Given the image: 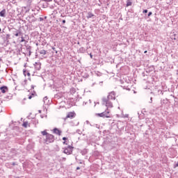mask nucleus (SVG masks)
Returning a JSON list of instances; mask_svg holds the SVG:
<instances>
[{"mask_svg": "<svg viewBox=\"0 0 178 178\" xmlns=\"http://www.w3.org/2000/svg\"><path fill=\"white\" fill-rule=\"evenodd\" d=\"M102 105H105L107 109L108 108H113V104H112V102L109 100V99H107L106 97H102Z\"/></svg>", "mask_w": 178, "mask_h": 178, "instance_id": "f257e3e1", "label": "nucleus"}, {"mask_svg": "<svg viewBox=\"0 0 178 178\" xmlns=\"http://www.w3.org/2000/svg\"><path fill=\"white\" fill-rule=\"evenodd\" d=\"M74 148V147H73V146L68 145L67 147L63 148L64 149L63 152L67 155H72V154L73 153Z\"/></svg>", "mask_w": 178, "mask_h": 178, "instance_id": "f03ea898", "label": "nucleus"}, {"mask_svg": "<svg viewBox=\"0 0 178 178\" xmlns=\"http://www.w3.org/2000/svg\"><path fill=\"white\" fill-rule=\"evenodd\" d=\"M55 141V136L51 134H49L47 136H46L45 142L47 144H50V143H54Z\"/></svg>", "mask_w": 178, "mask_h": 178, "instance_id": "7ed1b4c3", "label": "nucleus"}, {"mask_svg": "<svg viewBox=\"0 0 178 178\" xmlns=\"http://www.w3.org/2000/svg\"><path fill=\"white\" fill-rule=\"evenodd\" d=\"M9 31H11V33L15 35V37H19V35H22V31L20 30H17L15 28L9 29Z\"/></svg>", "mask_w": 178, "mask_h": 178, "instance_id": "20e7f679", "label": "nucleus"}, {"mask_svg": "<svg viewBox=\"0 0 178 178\" xmlns=\"http://www.w3.org/2000/svg\"><path fill=\"white\" fill-rule=\"evenodd\" d=\"M96 115L97 116H99V118H111V115H109V111H105L104 112H102L101 113H97Z\"/></svg>", "mask_w": 178, "mask_h": 178, "instance_id": "39448f33", "label": "nucleus"}, {"mask_svg": "<svg viewBox=\"0 0 178 178\" xmlns=\"http://www.w3.org/2000/svg\"><path fill=\"white\" fill-rule=\"evenodd\" d=\"M106 98L109 100L113 99V101H115L116 99V92H115V91L109 92L108 95Z\"/></svg>", "mask_w": 178, "mask_h": 178, "instance_id": "423d86ee", "label": "nucleus"}, {"mask_svg": "<svg viewBox=\"0 0 178 178\" xmlns=\"http://www.w3.org/2000/svg\"><path fill=\"white\" fill-rule=\"evenodd\" d=\"M73 118H76V113L74 112H70L66 116V119H73Z\"/></svg>", "mask_w": 178, "mask_h": 178, "instance_id": "0eeeda50", "label": "nucleus"}, {"mask_svg": "<svg viewBox=\"0 0 178 178\" xmlns=\"http://www.w3.org/2000/svg\"><path fill=\"white\" fill-rule=\"evenodd\" d=\"M6 144H8V142L1 141L0 142V148H1V149H4V148H6Z\"/></svg>", "mask_w": 178, "mask_h": 178, "instance_id": "6e6552de", "label": "nucleus"}, {"mask_svg": "<svg viewBox=\"0 0 178 178\" xmlns=\"http://www.w3.org/2000/svg\"><path fill=\"white\" fill-rule=\"evenodd\" d=\"M34 67H35V70H41V63H40V62L35 63Z\"/></svg>", "mask_w": 178, "mask_h": 178, "instance_id": "1a4fd4ad", "label": "nucleus"}, {"mask_svg": "<svg viewBox=\"0 0 178 178\" xmlns=\"http://www.w3.org/2000/svg\"><path fill=\"white\" fill-rule=\"evenodd\" d=\"M0 90L1 91V92H3V94H5V92H7V91L8 90V86H1L0 87Z\"/></svg>", "mask_w": 178, "mask_h": 178, "instance_id": "9d476101", "label": "nucleus"}, {"mask_svg": "<svg viewBox=\"0 0 178 178\" xmlns=\"http://www.w3.org/2000/svg\"><path fill=\"white\" fill-rule=\"evenodd\" d=\"M86 17L87 19H94V17H95V15L92 14L91 12H88Z\"/></svg>", "mask_w": 178, "mask_h": 178, "instance_id": "9b49d317", "label": "nucleus"}, {"mask_svg": "<svg viewBox=\"0 0 178 178\" xmlns=\"http://www.w3.org/2000/svg\"><path fill=\"white\" fill-rule=\"evenodd\" d=\"M54 133L58 136H60L62 134V131L59 130L58 128H54Z\"/></svg>", "mask_w": 178, "mask_h": 178, "instance_id": "f8f14e48", "label": "nucleus"}, {"mask_svg": "<svg viewBox=\"0 0 178 178\" xmlns=\"http://www.w3.org/2000/svg\"><path fill=\"white\" fill-rule=\"evenodd\" d=\"M1 17H6V10L3 9L0 12Z\"/></svg>", "mask_w": 178, "mask_h": 178, "instance_id": "ddd939ff", "label": "nucleus"}, {"mask_svg": "<svg viewBox=\"0 0 178 178\" xmlns=\"http://www.w3.org/2000/svg\"><path fill=\"white\" fill-rule=\"evenodd\" d=\"M88 152V150L87 149H83V150L81 151V155H87Z\"/></svg>", "mask_w": 178, "mask_h": 178, "instance_id": "4468645a", "label": "nucleus"}, {"mask_svg": "<svg viewBox=\"0 0 178 178\" xmlns=\"http://www.w3.org/2000/svg\"><path fill=\"white\" fill-rule=\"evenodd\" d=\"M133 5V2L130 0H127V7L131 6Z\"/></svg>", "mask_w": 178, "mask_h": 178, "instance_id": "2eb2a0df", "label": "nucleus"}, {"mask_svg": "<svg viewBox=\"0 0 178 178\" xmlns=\"http://www.w3.org/2000/svg\"><path fill=\"white\" fill-rule=\"evenodd\" d=\"M79 52H80L81 54H84V52H86V48H84V47H81V48H79Z\"/></svg>", "mask_w": 178, "mask_h": 178, "instance_id": "dca6fc26", "label": "nucleus"}, {"mask_svg": "<svg viewBox=\"0 0 178 178\" xmlns=\"http://www.w3.org/2000/svg\"><path fill=\"white\" fill-rule=\"evenodd\" d=\"M40 55H47V51L44 50V49L40 50Z\"/></svg>", "mask_w": 178, "mask_h": 178, "instance_id": "f3484780", "label": "nucleus"}, {"mask_svg": "<svg viewBox=\"0 0 178 178\" xmlns=\"http://www.w3.org/2000/svg\"><path fill=\"white\" fill-rule=\"evenodd\" d=\"M41 134H42V136H46V137H47V135L49 134H48V133L47 132V131L44 130V131H42L41 132Z\"/></svg>", "mask_w": 178, "mask_h": 178, "instance_id": "a211bd4d", "label": "nucleus"}, {"mask_svg": "<svg viewBox=\"0 0 178 178\" xmlns=\"http://www.w3.org/2000/svg\"><path fill=\"white\" fill-rule=\"evenodd\" d=\"M23 73H24V76H26V74H27L29 76H31L30 72H27V71H26V70H23Z\"/></svg>", "mask_w": 178, "mask_h": 178, "instance_id": "6ab92c4d", "label": "nucleus"}, {"mask_svg": "<svg viewBox=\"0 0 178 178\" xmlns=\"http://www.w3.org/2000/svg\"><path fill=\"white\" fill-rule=\"evenodd\" d=\"M27 124H29V122H24V123H23V124H22V126H23V127H27Z\"/></svg>", "mask_w": 178, "mask_h": 178, "instance_id": "aec40b11", "label": "nucleus"}, {"mask_svg": "<svg viewBox=\"0 0 178 178\" xmlns=\"http://www.w3.org/2000/svg\"><path fill=\"white\" fill-rule=\"evenodd\" d=\"M30 49H31V47H29L27 48V50L28 51L29 50V56H30V55H31V50H30Z\"/></svg>", "mask_w": 178, "mask_h": 178, "instance_id": "412c9836", "label": "nucleus"}, {"mask_svg": "<svg viewBox=\"0 0 178 178\" xmlns=\"http://www.w3.org/2000/svg\"><path fill=\"white\" fill-rule=\"evenodd\" d=\"M6 40H10V34H7L6 35Z\"/></svg>", "mask_w": 178, "mask_h": 178, "instance_id": "4be33fe9", "label": "nucleus"}, {"mask_svg": "<svg viewBox=\"0 0 178 178\" xmlns=\"http://www.w3.org/2000/svg\"><path fill=\"white\" fill-rule=\"evenodd\" d=\"M26 42V40H24V38L23 36L21 37V42Z\"/></svg>", "mask_w": 178, "mask_h": 178, "instance_id": "5701e85b", "label": "nucleus"}, {"mask_svg": "<svg viewBox=\"0 0 178 178\" xmlns=\"http://www.w3.org/2000/svg\"><path fill=\"white\" fill-rule=\"evenodd\" d=\"M151 15H152V12H149L147 14V17H149Z\"/></svg>", "mask_w": 178, "mask_h": 178, "instance_id": "b1692460", "label": "nucleus"}, {"mask_svg": "<svg viewBox=\"0 0 178 178\" xmlns=\"http://www.w3.org/2000/svg\"><path fill=\"white\" fill-rule=\"evenodd\" d=\"M63 144H64L65 145H67V140H64L63 142Z\"/></svg>", "mask_w": 178, "mask_h": 178, "instance_id": "393cba45", "label": "nucleus"}, {"mask_svg": "<svg viewBox=\"0 0 178 178\" xmlns=\"http://www.w3.org/2000/svg\"><path fill=\"white\" fill-rule=\"evenodd\" d=\"M39 22H44V18L43 17H40L39 18Z\"/></svg>", "mask_w": 178, "mask_h": 178, "instance_id": "a878e982", "label": "nucleus"}, {"mask_svg": "<svg viewBox=\"0 0 178 178\" xmlns=\"http://www.w3.org/2000/svg\"><path fill=\"white\" fill-rule=\"evenodd\" d=\"M165 101H166V100L163 99V100L161 101V105H163V104H165Z\"/></svg>", "mask_w": 178, "mask_h": 178, "instance_id": "bb28decb", "label": "nucleus"}, {"mask_svg": "<svg viewBox=\"0 0 178 178\" xmlns=\"http://www.w3.org/2000/svg\"><path fill=\"white\" fill-rule=\"evenodd\" d=\"M143 13H148V10H144L143 11Z\"/></svg>", "mask_w": 178, "mask_h": 178, "instance_id": "cd10ccee", "label": "nucleus"}, {"mask_svg": "<svg viewBox=\"0 0 178 178\" xmlns=\"http://www.w3.org/2000/svg\"><path fill=\"white\" fill-rule=\"evenodd\" d=\"M63 141H67V138H66V137H63Z\"/></svg>", "mask_w": 178, "mask_h": 178, "instance_id": "c85d7f7f", "label": "nucleus"}, {"mask_svg": "<svg viewBox=\"0 0 178 178\" xmlns=\"http://www.w3.org/2000/svg\"><path fill=\"white\" fill-rule=\"evenodd\" d=\"M11 165H13V166H15V165H17L15 162H13L12 163H11Z\"/></svg>", "mask_w": 178, "mask_h": 178, "instance_id": "c756f323", "label": "nucleus"}, {"mask_svg": "<svg viewBox=\"0 0 178 178\" xmlns=\"http://www.w3.org/2000/svg\"><path fill=\"white\" fill-rule=\"evenodd\" d=\"M48 99V97H44V101H47Z\"/></svg>", "mask_w": 178, "mask_h": 178, "instance_id": "7c9ffc66", "label": "nucleus"}, {"mask_svg": "<svg viewBox=\"0 0 178 178\" xmlns=\"http://www.w3.org/2000/svg\"><path fill=\"white\" fill-rule=\"evenodd\" d=\"M174 168H178V163L174 165Z\"/></svg>", "mask_w": 178, "mask_h": 178, "instance_id": "2f4dec72", "label": "nucleus"}, {"mask_svg": "<svg viewBox=\"0 0 178 178\" xmlns=\"http://www.w3.org/2000/svg\"><path fill=\"white\" fill-rule=\"evenodd\" d=\"M43 1H44L45 2H51V1L52 0H43Z\"/></svg>", "mask_w": 178, "mask_h": 178, "instance_id": "473e14b6", "label": "nucleus"}, {"mask_svg": "<svg viewBox=\"0 0 178 178\" xmlns=\"http://www.w3.org/2000/svg\"><path fill=\"white\" fill-rule=\"evenodd\" d=\"M35 94V91L33 92V93H31V96L34 97V95Z\"/></svg>", "mask_w": 178, "mask_h": 178, "instance_id": "72a5a7b5", "label": "nucleus"}, {"mask_svg": "<svg viewBox=\"0 0 178 178\" xmlns=\"http://www.w3.org/2000/svg\"><path fill=\"white\" fill-rule=\"evenodd\" d=\"M33 98L32 95L29 96V99H31Z\"/></svg>", "mask_w": 178, "mask_h": 178, "instance_id": "f704fd0d", "label": "nucleus"}, {"mask_svg": "<svg viewBox=\"0 0 178 178\" xmlns=\"http://www.w3.org/2000/svg\"><path fill=\"white\" fill-rule=\"evenodd\" d=\"M34 87H35V86H33V85H32V86H31V89H32V90H34Z\"/></svg>", "mask_w": 178, "mask_h": 178, "instance_id": "c9c22d12", "label": "nucleus"}, {"mask_svg": "<svg viewBox=\"0 0 178 178\" xmlns=\"http://www.w3.org/2000/svg\"><path fill=\"white\" fill-rule=\"evenodd\" d=\"M150 104H152V97L150 98V102H149Z\"/></svg>", "mask_w": 178, "mask_h": 178, "instance_id": "e433bc0d", "label": "nucleus"}, {"mask_svg": "<svg viewBox=\"0 0 178 178\" xmlns=\"http://www.w3.org/2000/svg\"><path fill=\"white\" fill-rule=\"evenodd\" d=\"M65 23H66V20H63V24H65Z\"/></svg>", "mask_w": 178, "mask_h": 178, "instance_id": "4c0bfd02", "label": "nucleus"}, {"mask_svg": "<svg viewBox=\"0 0 178 178\" xmlns=\"http://www.w3.org/2000/svg\"><path fill=\"white\" fill-rule=\"evenodd\" d=\"M90 57L91 58V59H92V54H90Z\"/></svg>", "mask_w": 178, "mask_h": 178, "instance_id": "58836bf2", "label": "nucleus"}, {"mask_svg": "<svg viewBox=\"0 0 178 178\" xmlns=\"http://www.w3.org/2000/svg\"><path fill=\"white\" fill-rule=\"evenodd\" d=\"M104 83V81H100L99 82V84H100V86H102V83Z\"/></svg>", "mask_w": 178, "mask_h": 178, "instance_id": "ea45409f", "label": "nucleus"}, {"mask_svg": "<svg viewBox=\"0 0 178 178\" xmlns=\"http://www.w3.org/2000/svg\"><path fill=\"white\" fill-rule=\"evenodd\" d=\"M32 22H37V19H32Z\"/></svg>", "mask_w": 178, "mask_h": 178, "instance_id": "a19ab883", "label": "nucleus"}, {"mask_svg": "<svg viewBox=\"0 0 178 178\" xmlns=\"http://www.w3.org/2000/svg\"><path fill=\"white\" fill-rule=\"evenodd\" d=\"M76 170H80V167H77Z\"/></svg>", "mask_w": 178, "mask_h": 178, "instance_id": "79ce46f5", "label": "nucleus"}, {"mask_svg": "<svg viewBox=\"0 0 178 178\" xmlns=\"http://www.w3.org/2000/svg\"><path fill=\"white\" fill-rule=\"evenodd\" d=\"M51 49H53V51H56L55 50L56 49L55 47H52Z\"/></svg>", "mask_w": 178, "mask_h": 178, "instance_id": "37998d69", "label": "nucleus"}, {"mask_svg": "<svg viewBox=\"0 0 178 178\" xmlns=\"http://www.w3.org/2000/svg\"><path fill=\"white\" fill-rule=\"evenodd\" d=\"M53 8H54V6H50V8H51V9H53Z\"/></svg>", "mask_w": 178, "mask_h": 178, "instance_id": "c03bdc74", "label": "nucleus"}, {"mask_svg": "<svg viewBox=\"0 0 178 178\" xmlns=\"http://www.w3.org/2000/svg\"><path fill=\"white\" fill-rule=\"evenodd\" d=\"M63 161H66V158L63 157Z\"/></svg>", "mask_w": 178, "mask_h": 178, "instance_id": "a18cd8bd", "label": "nucleus"}, {"mask_svg": "<svg viewBox=\"0 0 178 178\" xmlns=\"http://www.w3.org/2000/svg\"><path fill=\"white\" fill-rule=\"evenodd\" d=\"M86 123H87V124H90V122L86 121Z\"/></svg>", "mask_w": 178, "mask_h": 178, "instance_id": "49530a36", "label": "nucleus"}, {"mask_svg": "<svg viewBox=\"0 0 178 178\" xmlns=\"http://www.w3.org/2000/svg\"><path fill=\"white\" fill-rule=\"evenodd\" d=\"M147 51H144V54H147Z\"/></svg>", "mask_w": 178, "mask_h": 178, "instance_id": "de8ad7c7", "label": "nucleus"}, {"mask_svg": "<svg viewBox=\"0 0 178 178\" xmlns=\"http://www.w3.org/2000/svg\"><path fill=\"white\" fill-rule=\"evenodd\" d=\"M14 178H20L19 177H15Z\"/></svg>", "mask_w": 178, "mask_h": 178, "instance_id": "09e8293b", "label": "nucleus"}, {"mask_svg": "<svg viewBox=\"0 0 178 178\" xmlns=\"http://www.w3.org/2000/svg\"><path fill=\"white\" fill-rule=\"evenodd\" d=\"M1 31H2V29L0 28V33H1Z\"/></svg>", "mask_w": 178, "mask_h": 178, "instance_id": "8fccbe9b", "label": "nucleus"}, {"mask_svg": "<svg viewBox=\"0 0 178 178\" xmlns=\"http://www.w3.org/2000/svg\"><path fill=\"white\" fill-rule=\"evenodd\" d=\"M56 54H58V51H56Z\"/></svg>", "mask_w": 178, "mask_h": 178, "instance_id": "3c124183", "label": "nucleus"}]
</instances>
